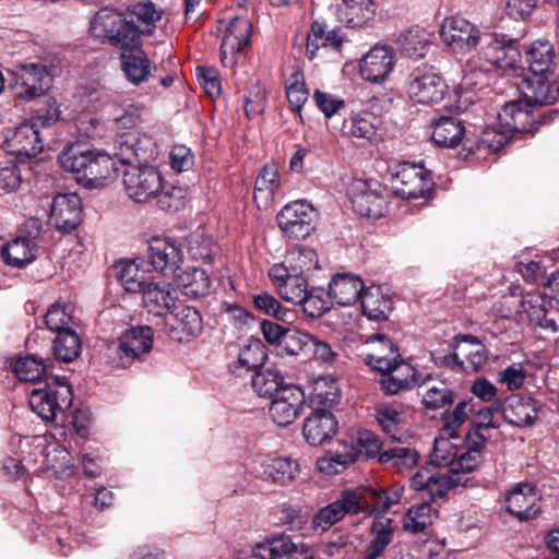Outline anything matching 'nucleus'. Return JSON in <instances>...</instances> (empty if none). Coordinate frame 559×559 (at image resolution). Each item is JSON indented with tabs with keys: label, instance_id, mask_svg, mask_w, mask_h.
Listing matches in <instances>:
<instances>
[{
	"label": "nucleus",
	"instance_id": "29",
	"mask_svg": "<svg viewBox=\"0 0 559 559\" xmlns=\"http://www.w3.org/2000/svg\"><path fill=\"white\" fill-rule=\"evenodd\" d=\"M154 332L148 325H136L126 330L119 337L121 358L140 360L153 347Z\"/></svg>",
	"mask_w": 559,
	"mask_h": 559
},
{
	"label": "nucleus",
	"instance_id": "55",
	"mask_svg": "<svg viewBox=\"0 0 559 559\" xmlns=\"http://www.w3.org/2000/svg\"><path fill=\"white\" fill-rule=\"evenodd\" d=\"M286 96L292 111L297 114L301 120L302 107L309 98V90L306 87L301 70H295L287 80Z\"/></svg>",
	"mask_w": 559,
	"mask_h": 559
},
{
	"label": "nucleus",
	"instance_id": "32",
	"mask_svg": "<svg viewBox=\"0 0 559 559\" xmlns=\"http://www.w3.org/2000/svg\"><path fill=\"white\" fill-rule=\"evenodd\" d=\"M330 295L340 306H352L365 292L362 280L350 272L336 273L329 284Z\"/></svg>",
	"mask_w": 559,
	"mask_h": 559
},
{
	"label": "nucleus",
	"instance_id": "37",
	"mask_svg": "<svg viewBox=\"0 0 559 559\" xmlns=\"http://www.w3.org/2000/svg\"><path fill=\"white\" fill-rule=\"evenodd\" d=\"M512 139L511 134L504 130V128L498 126L486 127L481 132L478 140L474 141L471 138L464 142V150L468 154L476 152H499L504 145H507Z\"/></svg>",
	"mask_w": 559,
	"mask_h": 559
},
{
	"label": "nucleus",
	"instance_id": "27",
	"mask_svg": "<svg viewBox=\"0 0 559 559\" xmlns=\"http://www.w3.org/2000/svg\"><path fill=\"white\" fill-rule=\"evenodd\" d=\"M430 138L440 147L454 148L467 139V131L463 121L454 116H441L431 121Z\"/></svg>",
	"mask_w": 559,
	"mask_h": 559
},
{
	"label": "nucleus",
	"instance_id": "58",
	"mask_svg": "<svg viewBox=\"0 0 559 559\" xmlns=\"http://www.w3.org/2000/svg\"><path fill=\"white\" fill-rule=\"evenodd\" d=\"M367 343H377L378 346L373 349L372 353L367 354L364 357L365 364L370 367L372 370L378 371V366L380 364L369 359L371 356H382L385 360L390 361L395 358V354H400L399 347L383 333H373L371 334Z\"/></svg>",
	"mask_w": 559,
	"mask_h": 559
},
{
	"label": "nucleus",
	"instance_id": "46",
	"mask_svg": "<svg viewBox=\"0 0 559 559\" xmlns=\"http://www.w3.org/2000/svg\"><path fill=\"white\" fill-rule=\"evenodd\" d=\"M12 370L20 381L41 384V379L47 374V365L35 355L19 357L11 364Z\"/></svg>",
	"mask_w": 559,
	"mask_h": 559
},
{
	"label": "nucleus",
	"instance_id": "50",
	"mask_svg": "<svg viewBox=\"0 0 559 559\" xmlns=\"http://www.w3.org/2000/svg\"><path fill=\"white\" fill-rule=\"evenodd\" d=\"M312 334L290 329L284 337L277 354L300 357L302 360L310 359Z\"/></svg>",
	"mask_w": 559,
	"mask_h": 559
},
{
	"label": "nucleus",
	"instance_id": "64",
	"mask_svg": "<svg viewBox=\"0 0 559 559\" xmlns=\"http://www.w3.org/2000/svg\"><path fill=\"white\" fill-rule=\"evenodd\" d=\"M341 520H343L341 509H338L336 503L333 501L314 513L311 521V527L316 532L324 533Z\"/></svg>",
	"mask_w": 559,
	"mask_h": 559
},
{
	"label": "nucleus",
	"instance_id": "23",
	"mask_svg": "<svg viewBox=\"0 0 559 559\" xmlns=\"http://www.w3.org/2000/svg\"><path fill=\"white\" fill-rule=\"evenodd\" d=\"M538 493L534 486L521 483L506 496V510L520 521L535 519L540 512Z\"/></svg>",
	"mask_w": 559,
	"mask_h": 559
},
{
	"label": "nucleus",
	"instance_id": "14",
	"mask_svg": "<svg viewBox=\"0 0 559 559\" xmlns=\"http://www.w3.org/2000/svg\"><path fill=\"white\" fill-rule=\"evenodd\" d=\"M1 147L11 155L31 158L43 151L44 144L39 130L26 120L2 130Z\"/></svg>",
	"mask_w": 559,
	"mask_h": 559
},
{
	"label": "nucleus",
	"instance_id": "1",
	"mask_svg": "<svg viewBox=\"0 0 559 559\" xmlns=\"http://www.w3.org/2000/svg\"><path fill=\"white\" fill-rule=\"evenodd\" d=\"M440 38L454 53H467L479 46L475 57L468 60L464 79L474 84V76H485L492 69L514 70L521 53L514 38L506 34L481 33L477 25L462 16H452L443 21Z\"/></svg>",
	"mask_w": 559,
	"mask_h": 559
},
{
	"label": "nucleus",
	"instance_id": "59",
	"mask_svg": "<svg viewBox=\"0 0 559 559\" xmlns=\"http://www.w3.org/2000/svg\"><path fill=\"white\" fill-rule=\"evenodd\" d=\"M153 199H156L157 205L160 210L168 213H175L183 209L186 205V190L181 187H166L162 183V189Z\"/></svg>",
	"mask_w": 559,
	"mask_h": 559
},
{
	"label": "nucleus",
	"instance_id": "5",
	"mask_svg": "<svg viewBox=\"0 0 559 559\" xmlns=\"http://www.w3.org/2000/svg\"><path fill=\"white\" fill-rule=\"evenodd\" d=\"M559 115L558 109L540 111L539 107L521 100L506 104L498 112V121L501 128L509 132L513 140L522 134H534L538 127L552 122Z\"/></svg>",
	"mask_w": 559,
	"mask_h": 559
},
{
	"label": "nucleus",
	"instance_id": "6",
	"mask_svg": "<svg viewBox=\"0 0 559 559\" xmlns=\"http://www.w3.org/2000/svg\"><path fill=\"white\" fill-rule=\"evenodd\" d=\"M34 388L28 394L29 406L45 421L56 419L72 405V388L66 378L53 377Z\"/></svg>",
	"mask_w": 559,
	"mask_h": 559
},
{
	"label": "nucleus",
	"instance_id": "34",
	"mask_svg": "<svg viewBox=\"0 0 559 559\" xmlns=\"http://www.w3.org/2000/svg\"><path fill=\"white\" fill-rule=\"evenodd\" d=\"M396 525L393 519L384 515H374L370 525L371 539L367 546L366 555L370 559H378L393 542Z\"/></svg>",
	"mask_w": 559,
	"mask_h": 559
},
{
	"label": "nucleus",
	"instance_id": "31",
	"mask_svg": "<svg viewBox=\"0 0 559 559\" xmlns=\"http://www.w3.org/2000/svg\"><path fill=\"white\" fill-rule=\"evenodd\" d=\"M142 300L148 313L165 319L167 314L176 307V290L165 282H148L143 288Z\"/></svg>",
	"mask_w": 559,
	"mask_h": 559
},
{
	"label": "nucleus",
	"instance_id": "22",
	"mask_svg": "<svg viewBox=\"0 0 559 559\" xmlns=\"http://www.w3.org/2000/svg\"><path fill=\"white\" fill-rule=\"evenodd\" d=\"M266 359L264 344L258 338L250 337L238 347L236 356L228 361L227 369L235 377H243L262 368Z\"/></svg>",
	"mask_w": 559,
	"mask_h": 559
},
{
	"label": "nucleus",
	"instance_id": "49",
	"mask_svg": "<svg viewBox=\"0 0 559 559\" xmlns=\"http://www.w3.org/2000/svg\"><path fill=\"white\" fill-rule=\"evenodd\" d=\"M396 43L401 53L413 59L425 57L429 46L427 33L420 28H409L403 32Z\"/></svg>",
	"mask_w": 559,
	"mask_h": 559
},
{
	"label": "nucleus",
	"instance_id": "39",
	"mask_svg": "<svg viewBox=\"0 0 559 559\" xmlns=\"http://www.w3.org/2000/svg\"><path fill=\"white\" fill-rule=\"evenodd\" d=\"M340 19L349 28L364 27L376 14L372 0H343Z\"/></svg>",
	"mask_w": 559,
	"mask_h": 559
},
{
	"label": "nucleus",
	"instance_id": "52",
	"mask_svg": "<svg viewBox=\"0 0 559 559\" xmlns=\"http://www.w3.org/2000/svg\"><path fill=\"white\" fill-rule=\"evenodd\" d=\"M299 473V464L290 457H276L264 467V475L274 484L285 486L290 484Z\"/></svg>",
	"mask_w": 559,
	"mask_h": 559
},
{
	"label": "nucleus",
	"instance_id": "40",
	"mask_svg": "<svg viewBox=\"0 0 559 559\" xmlns=\"http://www.w3.org/2000/svg\"><path fill=\"white\" fill-rule=\"evenodd\" d=\"M284 376L277 369H258L251 376V385L254 392L264 399L272 400L282 388L288 385Z\"/></svg>",
	"mask_w": 559,
	"mask_h": 559
},
{
	"label": "nucleus",
	"instance_id": "36",
	"mask_svg": "<svg viewBox=\"0 0 559 559\" xmlns=\"http://www.w3.org/2000/svg\"><path fill=\"white\" fill-rule=\"evenodd\" d=\"M359 300L364 316L370 321H386L393 310L392 299L383 295L380 287L365 289Z\"/></svg>",
	"mask_w": 559,
	"mask_h": 559
},
{
	"label": "nucleus",
	"instance_id": "16",
	"mask_svg": "<svg viewBox=\"0 0 559 559\" xmlns=\"http://www.w3.org/2000/svg\"><path fill=\"white\" fill-rule=\"evenodd\" d=\"M385 447L384 442L376 432L368 429L358 430L350 449L344 453H336L331 456L330 461L326 462L328 467L338 473L340 469L337 466L345 468L360 459L366 461L377 459L379 462V456Z\"/></svg>",
	"mask_w": 559,
	"mask_h": 559
},
{
	"label": "nucleus",
	"instance_id": "8",
	"mask_svg": "<svg viewBox=\"0 0 559 559\" xmlns=\"http://www.w3.org/2000/svg\"><path fill=\"white\" fill-rule=\"evenodd\" d=\"M369 359L380 364L378 383L385 395H396L426 384L427 379L420 380V374L411 364L406 362L401 354H395L393 360H385L382 356H371Z\"/></svg>",
	"mask_w": 559,
	"mask_h": 559
},
{
	"label": "nucleus",
	"instance_id": "4",
	"mask_svg": "<svg viewBox=\"0 0 559 559\" xmlns=\"http://www.w3.org/2000/svg\"><path fill=\"white\" fill-rule=\"evenodd\" d=\"M298 266L288 267L276 263L269 270V276L280 297L290 304L299 305L308 290L304 271L318 266L317 253L308 247L297 251Z\"/></svg>",
	"mask_w": 559,
	"mask_h": 559
},
{
	"label": "nucleus",
	"instance_id": "43",
	"mask_svg": "<svg viewBox=\"0 0 559 559\" xmlns=\"http://www.w3.org/2000/svg\"><path fill=\"white\" fill-rule=\"evenodd\" d=\"M115 276L129 293H141L148 282L135 260L120 261L112 266Z\"/></svg>",
	"mask_w": 559,
	"mask_h": 559
},
{
	"label": "nucleus",
	"instance_id": "7",
	"mask_svg": "<svg viewBox=\"0 0 559 559\" xmlns=\"http://www.w3.org/2000/svg\"><path fill=\"white\" fill-rule=\"evenodd\" d=\"M392 190L402 199H419L430 195L433 188L431 171L424 167L423 162L403 160L390 167Z\"/></svg>",
	"mask_w": 559,
	"mask_h": 559
},
{
	"label": "nucleus",
	"instance_id": "63",
	"mask_svg": "<svg viewBox=\"0 0 559 559\" xmlns=\"http://www.w3.org/2000/svg\"><path fill=\"white\" fill-rule=\"evenodd\" d=\"M133 146L136 165H147L158 155L155 140L147 133H133Z\"/></svg>",
	"mask_w": 559,
	"mask_h": 559
},
{
	"label": "nucleus",
	"instance_id": "42",
	"mask_svg": "<svg viewBox=\"0 0 559 559\" xmlns=\"http://www.w3.org/2000/svg\"><path fill=\"white\" fill-rule=\"evenodd\" d=\"M281 187L278 167L275 163L265 164L258 173L254 182V200L267 205Z\"/></svg>",
	"mask_w": 559,
	"mask_h": 559
},
{
	"label": "nucleus",
	"instance_id": "12",
	"mask_svg": "<svg viewBox=\"0 0 559 559\" xmlns=\"http://www.w3.org/2000/svg\"><path fill=\"white\" fill-rule=\"evenodd\" d=\"M40 230L41 224L38 219L27 221L26 230L2 246L1 258L3 262L17 269H23L32 263L39 251L37 239Z\"/></svg>",
	"mask_w": 559,
	"mask_h": 559
},
{
	"label": "nucleus",
	"instance_id": "41",
	"mask_svg": "<svg viewBox=\"0 0 559 559\" xmlns=\"http://www.w3.org/2000/svg\"><path fill=\"white\" fill-rule=\"evenodd\" d=\"M418 459L419 453L414 448L395 444L385 447L378 463L395 468L397 472H404L414 467Z\"/></svg>",
	"mask_w": 559,
	"mask_h": 559
},
{
	"label": "nucleus",
	"instance_id": "57",
	"mask_svg": "<svg viewBox=\"0 0 559 559\" xmlns=\"http://www.w3.org/2000/svg\"><path fill=\"white\" fill-rule=\"evenodd\" d=\"M44 323L52 332L59 334L64 330H73V317L71 314V307L67 304L55 302L51 305L45 317Z\"/></svg>",
	"mask_w": 559,
	"mask_h": 559
},
{
	"label": "nucleus",
	"instance_id": "38",
	"mask_svg": "<svg viewBox=\"0 0 559 559\" xmlns=\"http://www.w3.org/2000/svg\"><path fill=\"white\" fill-rule=\"evenodd\" d=\"M179 292L191 299L209 294L211 280L207 273L199 267H192L175 275Z\"/></svg>",
	"mask_w": 559,
	"mask_h": 559
},
{
	"label": "nucleus",
	"instance_id": "60",
	"mask_svg": "<svg viewBox=\"0 0 559 559\" xmlns=\"http://www.w3.org/2000/svg\"><path fill=\"white\" fill-rule=\"evenodd\" d=\"M376 419L384 433L395 439L403 424V413L390 404H381L376 408Z\"/></svg>",
	"mask_w": 559,
	"mask_h": 559
},
{
	"label": "nucleus",
	"instance_id": "56",
	"mask_svg": "<svg viewBox=\"0 0 559 559\" xmlns=\"http://www.w3.org/2000/svg\"><path fill=\"white\" fill-rule=\"evenodd\" d=\"M251 298L254 308L265 316L273 317L281 321H287L293 318L292 311L283 307L273 295L266 292L252 294Z\"/></svg>",
	"mask_w": 559,
	"mask_h": 559
},
{
	"label": "nucleus",
	"instance_id": "3",
	"mask_svg": "<svg viewBox=\"0 0 559 559\" xmlns=\"http://www.w3.org/2000/svg\"><path fill=\"white\" fill-rule=\"evenodd\" d=\"M59 162L64 170L74 175L78 183L88 189L105 186L119 170L109 154L91 150L64 152Z\"/></svg>",
	"mask_w": 559,
	"mask_h": 559
},
{
	"label": "nucleus",
	"instance_id": "45",
	"mask_svg": "<svg viewBox=\"0 0 559 559\" xmlns=\"http://www.w3.org/2000/svg\"><path fill=\"white\" fill-rule=\"evenodd\" d=\"M456 393L444 382L427 386L421 393V403L426 411H442L451 408L455 402Z\"/></svg>",
	"mask_w": 559,
	"mask_h": 559
},
{
	"label": "nucleus",
	"instance_id": "48",
	"mask_svg": "<svg viewBox=\"0 0 559 559\" xmlns=\"http://www.w3.org/2000/svg\"><path fill=\"white\" fill-rule=\"evenodd\" d=\"M51 348L57 360L71 362L81 354L82 341L74 330H64L57 334Z\"/></svg>",
	"mask_w": 559,
	"mask_h": 559
},
{
	"label": "nucleus",
	"instance_id": "51",
	"mask_svg": "<svg viewBox=\"0 0 559 559\" xmlns=\"http://www.w3.org/2000/svg\"><path fill=\"white\" fill-rule=\"evenodd\" d=\"M377 118L368 111L353 115L344 119L342 132L347 136L372 140L377 134L374 121Z\"/></svg>",
	"mask_w": 559,
	"mask_h": 559
},
{
	"label": "nucleus",
	"instance_id": "61",
	"mask_svg": "<svg viewBox=\"0 0 559 559\" xmlns=\"http://www.w3.org/2000/svg\"><path fill=\"white\" fill-rule=\"evenodd\" d=\"M334 502L336 503V507L341 509L343 518L346 514L356 515L369 511L367 492L362 495L354 490H345L342 492L341 498Z\"/></svg>",
	"mask_w": 559,
	"mask_h": 559
},
{
	"label": "nucleus",
	"instance_id": "30",
	"mask_svg": "<svg viewBox=\"0 0 559 559\" xmlns=\"http://www.w3.org/2000/svg\"><path fill=\"white\" fill-rule=\"evenodd\" d=\"M547 76H527L523 80L522 93L525 100L540 111H547L550 105L559 99V84L554 81L549 83Z\"/></svg>",
	"mask_w": 559,
	"mask_h": 559
},
{
	"label": "nucleus",
	"instance_id": "10",
	"mask_svg": "<svg viewBox=\"0 0 559 559\" xmlns=\"http://www.w3.org/2000/svg\"><path fill=\"white\" fill-rule=\"evenodd\" d=\"M318 217V211L310 203L299 200L283 206L276 221L287 237L301 240L314 231Z\"/></svg>",
	"mask_w": 559,
	"mask_h": 559
},
{
	"label": "nucleus",
	"instance_id": "62",
	"mask_svg": "<svg viewBox=\"0 0 559 559\" xmlns=\"http://www.w3.org/2000/svg\"><path fill=\"white\" fill-rule=\"evenodd\" d=\"M130 14L135 16L139 22L145 24V28L141 29V35H152L155 28V22L162 16V11L151 2H138L129 10Z\"/></svg>",
	"mask_w": 559,
	"mask_h": 559
},
{
	"label": "nucleus",
	"instance_id": "13",
	"mask_svg": "<svg viewBox=\"0 0 559 559\" xmlns=\"http://www.w3.org/2000/svg\"><path fill=\"white\" fill-rule=\"evenodd\" d=\"M122 177L128 197L138 203L147 202L162 189V174L151 165L131 166L123 171Z\"/></svg>",
	"mask_w": 559,
	"mask_h": 559
},
{
	"label": "nucleus",
	"instance_id": "11",
	"mask_svg": "<svg viewBox=\"0 0 559 559\" xmlns=\"http://www.w3.org/2000/svg\"><path fill=\"white\" fill-rule=\"evenodd\" d=\"M448 85L433 67L423 64L408 75L407 93L411 99L423 105H435L443 100Z\"/></svg>",
	"mask_w": 559,
	"mask_h": 559
},
{
	"label": "nucleus",
	"instance_id": "35",
	"mask_svg": "<svg viewBox=\"0 0 559 559\" xmlns=\"http://www.w3.org/2000/svg\"><path fill=\"white\" fill-rule=\"evenodd\" d=\"M251 35V22L247 17L234 16L222 39L224 51H230L231 56L241 52L250 44Z\"/></svg>",
	"mask_w": 559,
	"mask_h": 559
},
{
	"label": "nucleus",
	"instance_id": "53",
	"mask_svg": "<svg viewBox=\"0 0 559 559\" xmlns=\"http://www.w3.org/2000/svg\"><path fill=\"white\" fill-rule=\"evenodd\" d=\"M333 301L329 289L312 287L306 292V296L299 305L308 317L319 318L331 309Z\"/></svg>",
	"mask_w": 559,
	"mask_h": 559
},
{
	"label": "nucleus",
	"instance_id": "18",
	"mask_svg": "<svg viewBox=\"0 0 559 559\" xmlns=\"http://www.w3.org/2000/svg\"><path fill=\"white\" fill-rule=\"evenodd\" d=\"M306 395L304 390L294 383H290L277 393L269 407L270 417L281 427L292 425L300 415Z\"/></svg>",
	"mask_w": 559,
	"mask_h": 559
},
{
	"label": "nucleus",
	"instance_id": "2",
	"mask_svg": "<svg viewBox=\"0 0 559 559\" xmlns=\"http://www.w3.org/2000/svg\"><path fill=\"white\" fill-rule=\"evenodd\" d=\"M88 35L103 45L132 50L141 43V29L128 12L104 7L90 20Z\"/></svg>",
	"mask_w": 559,
	"mask_h": 559
},
{
	"label": "nucleus",
	"instance_id": "54",
	"mask_svg": "<svg viewBox=\"0 0 559 559\" xmlns=\"http://www.w3.org/2000/svg\"><path fill=\"white\" fill-rule=\"evenodd\" d=\"M432 507L429 502L412 506L403 520V528L412 534L424 533L432 524Z\"/></svg>",
	"mask_w": 559,
	"mask_h": 559
},
{
	"label": "nucleus",
	"instance_id": "33",
	"mask_svg": "<svg viewBox=\"0 0 559 559\" xmlns=\"http://www.w3.org/2000/svg\"><path fill=\"white\" fill-rule=\"evenodd\" d=\"M526 62L532 75L547 76L557 67V56L549 40H535L526 52Z\"/></svg>",
	"mask_w": 559,
	"mask_h": 559
},
{
	"label": "nucleus",
	"instance_id": "20",
	"mask_svg": "<svg viewBox=\"0 0 559 559\" xmlns=\"http://www.w3.org/2000/svg\"><path fill=\"white\" fill-rule=\"evenodd\" d=\"M394 64V50L386 45H376L360 60L359 72L365 81L379 83L389 76Z\"/></svg>",
	"mask_w": 559,
	"mask_h": 559
},
{
	"label": "nucleus",
	"instance_id": "19",
	"mask_svg": "<svg viewBox=\"0 0 559 559\" xmlns=\"http://www.w3.org/2000/svg\"><path fill=\"white\" fill-rule=\"evenodd\" d=\"M148 259L155 271L175 276L183 262L182 246L173 238L153 237L148 243Z\"/></svg>",
	"mask_w": 559,
	"mask_h": 559
},
{
	"label": "nucleus",
	"instance_id": "24",
	"mask_svg": "<svg viewBox=\"0 0 559 559\" xmlns=\"http://www.w3.org/2000/svg\"><path fill=\"white\" fill-rule=\"evenodd\" d=\"M50 219L58 230L73 231L82 221V202L78 194H58L53 198Z\"/></svg>",
	"mask_w": 559,
	"mask_h": 559
},
{
	"label": "nucleus",
	"instance_id": "25",
	"mask_svg": "<svg viewBox=\"0 0 559 559\" xmlns=\"http://www.w3.org/2000/svg\"><path fill=\"white\" fill-rule=\"evenodd\" d=\"M338 423L329 409L317 407L305 419L302 435L313 447L329 442L337 432Z\"/></svg>",
	"mask_w": 559,
	"mask_h": 559
},
{
	"label": "nucleus",
	"instance_id": "21",
	"mask_svg": "<svg viewBox=\"0 0 559 559\" xmlns=\"http://www.w3.org/2000/svg\"><path fill=\"white\" fill-rule=\"evenodd\" d=\"M503 419L514 427H531L535 424L540 403L531 397L513 394L499 404Z\"/></svg>",
	"mask_w": 559,
	"mask_h": 559
},
{
	"label": "nucleus",
	"instance_id": "47",
	"mask_svg": "<svg viewBox=\"0 0 559 559\" xmlns=\"http://www.w3.org/2000/svg\"><path fill=\"white\" fill-rule=\"evenodd\" d=\"M121 68L127 79L134 85L147 81L152 69L150 59L142 50L122 53Z\"/></svg>",
	"mask_w": 559,
	"mask_h": 559
},
{
	"label": "nucleus",
	"instance_id": "28",
	"mask_svg": "<svg viewBox=\"0 0 559 559\" xmlns=\"http://www.w3.org/2000/svg\"><path fill=\"white\" fill-rule=\"evenodd\" d=\"M353 210L369 219H379L388 211L386 198L377 189H370L366 182L358 183L350 197Z\"/></svg>",
	"mask_w": 559,
	"mask_h": 559
},
{
	"label": "nucleus",
	"instance_id": "9",
	"mask_svg": "<svg viewBox=\"0 0 559 559\" xmlns=\"http://www.w3.org/2000/svg\"><path fill=\"white\" fill-rule=\"evenodd\" d=\"M51 84L52 78L47 67L41 63H20L10 71V88L23 102L44 96Z\"/></svg>",
	"mask_w": 559,
	"mask_h": 559
},
{
	"label": "nucleus",
	"instance_id": "44",
	"mask_svg": "<svg viewBox=\"0 0 559 559\" xmlns=\"http://www.w3.org/2000/svg\"><path fill=\"white\" fill-rule=\"evenodd\" d=\"M476 412V405L473 399H464L456 403L454 408H448L442 413L443 426L441 431L449 438H457V429Z\"/></svg>",
	"mask_w": 559,
	"mask_h": 559
},
{
	"label": "nucleus",
	"instance_id": "17",
	"mask_svg": "<svg viewBox=\"0 0 559 559\" xmlns=\"http://www.w3.org/2000/svg\"><path fill=\"white\" fill-rule=\"evenodd\" d=\"M520 308L526 314L530 325L554 334L559 331V313L552 307L551 299L547 300L540 292L532 290L522 295Z\"/></svg>",
	"mask_w": 559,
	"mask_h": 559
},
{
	"label": "nucleus",
	"instance_id": "15",
	"mask_svg": "<svg viewBox=\"0 0 559 559\" xmlns=\"http://www.w3.org/2000/svg\"><path fill=\"white\" fill-rule=\"evenodd\" d=\"M203 330L200 311L190 306L177 305L163 320V331L178 343L190 342Z\"/></svg>",
	"mask_w": 559,
	"mask_h": 559
},
{
	"label": "nucleus",
	"instance_id": "26",
	"mask_svg": "<svg viewBox=\"0 0 559 559\" xmlns=\"http://www.w3.org/2000/svg\"><path fill=\"white\" fill-rule=\"evenodd\" d=\"M309 552L310 548L305 544H295L284 534L258 544L254 548V556L262 559H313Z\"/></svg>",
	"mask_w": 559,
	"mask_h": 559
}]
</instances>
